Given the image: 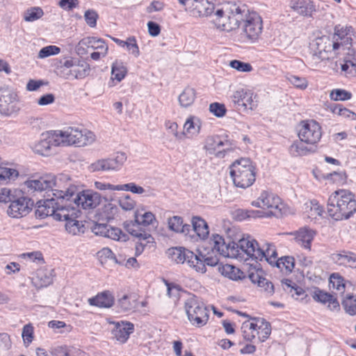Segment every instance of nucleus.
I'll return each instance as SVG.
<instances>
[{"mask_svg":"<svg viewBox=\"0 0 356 356\" xmlns=\"http://www.w3.org/2000/svg\"><path fill=\"white\" fill-rule=\"evenodd\" d=\"M295 266V259L293 257L284 256L279 258L274 266L285 274L291 273Z\"/></svg>","mask_w":356,"mask_h":356,"instance_id":"obj_42","label":"nucleus"},{"mask_svg":"<svg viewBox=\"0 0 356 356\" xmlns=\"http://www.w3.org/2000/svg\"><path fill=\"white\" fill-rule=\"evenodd\" d=\"M170 229L175 232H181L186 235L190 234L191 225L183 224V219L179 216H175L168 220Z\"/></svg>","mask_w":356,"mask_h":356,"instance_id":"obj_38","label":"nucleus"},{"mask_svg":"<svg viewBox=\"0 0 356 356\" xmlns=\"http://www.w3.org/2000/svg\"><path fill=\"white\" fill-rule=\"evenodd\" d=\"M330 99L334 101H345L352 97V94L343 89H334L330 92Z\"/></svg>","mask_w":356,"mask_h":356,"instance_id":"obj_56","label":"nucleus"},{"mask_svg":"<svg viewBox=\"0 0 356 356\" xmlns=\"http://www.w3.org/2000/svg\"><path fill=\"white\" fill-rule=\"evenodd\" d=\"M243 339L247 341H252L256 337L254 325L252 321H246L241 325Z\"/></svg>","mask_w":356,"mask_h":356,"instance_id":"obj_51","label":"nucleus"},{"mask_svg":"<svg viewBox=\"0 0 356 356\" xmlns=\"http://www.w3.org/2000/svg\"><path fill=\"white\" fill-rule=\"evenodd\" d=\"M196 98V92L194 88L186 87L179 95L178 100L181 107L187 108L191 106Z\"/></svg>","mask_w":356,"mask_h":356,"instance_id":"obj_40","label":"nucleus"},{"mask_svg":"<svg viewBox=\"0 0 356 356\" xmlns=\"http://www.w3.org/2000/svg\"><path fill=\"white\" fill-rule=\"evenodd\" d=\"M308 145L299 139L293 141L289 150L293 156H305L313 152L312 147Z\"/></svg>","mask_w":356,"mask_h":356,"instance_id":"obj_36","label":"nucleus"},{"mask_svg":"<svg viewBox=\"0 0 356 356\" xmlns=\"http://www.w3.org/2000/svg\"><path fill=\"white\" fill-rule=\"evenodd\" d=\"M255 334L261 342L265 341L271 334V325L269 322L263 318H251Z\"/></svg>","mask_w":356,"mask_h":356,"instance_id":"obj_24","label":"nucleus"},{"mask_svg":"<svg viewBox=\"0 0 356 356\" xmlns=\"http://www.w3.org/2000/svg\"><path fill=\"white\" fill-rule=\"evenodd\" d=\"M286 78L289 82L296 88L305 90L308 86V81L305 77L298 76L293 74H288Z\"/></svg>","mask_w":356,"mask_h":356,"instance_id":"obj_53","label":"nucleus"},{"mask_svg":"<svg viewBox=\"0 0 356 356\" xmlns=\"http://www.w3.org/2000/svg\"><path fill=\"white\" fill-rule=\"evenodd\" d=\"M255 207L268 209V211H260L262 213L259 215L261 218H268L282 216L285 213V207L281 199L275 194L264 191L259 197L252 202Z\"/></svg>","mask_w":356,"mask_h":356,"instance_id":"obj_9","label":"nucleus"},{"mask_svg":"<svg viewBox=\"0 0 356 356\" xmlns=\"http://www.w3.org/2000/svg\"><path fill=\"white\" fill-rule=\"evenodd\" d=\"M17 94L8 88H0V113L11 116L19 111Z\"/></svg>","mask_w":356,"mask_h":356,"instance_id":"obj_13","label":"nucleus"},{"mask_svg":"<svg viewBox=\"0 0 356 356\" xmlns=\"http://www.w3.org/2000/svg\"><path fill=\"white\" fill-rule=\"evenodd\" d=\"M312 297L314 300L323 304H328V307L331 310H334L339 308V303L337 298L334 297L332 294L324 291L318 288L315 289L313 292Z\"/></svg>","mask_w":356,"mask_h":356,"instance_id":"obj_30","label":"nucleus"},{"mask_svg":"<svg viewBox=\"0 0 356 356\" xmlns=\"http://www.w3.org/2000/svg\"><path fill=\"white\" fill-rule=\"evenodd\" d=\"M127 73V67L121 60H115L111 67V74L118 81H121Z\"/></svg>","mask_w":356,"mask_h":356,"instance_id":"obj_49","label":"nucleus"},{"mask_svg":"<svg viewBox=\"0 0 356 356\" xmlns=\"http://www.w3.org/2000/svg\"><path fill=\"white\" fill-rule=\"evenodd\" d=\"M117 191H131L133 193L139 195L145 192V190L142 186H138L134 182L119 185V187L117 188Z\"/></svg>","mask_w":356,"mask_h":356,"instance_id":"obj_60","label":"nucleus"},{"mask_svg":"<svg viewBox=\"0 0 356 356\" xmlns=\"http://www.w3.org/2000/svg\"><path fill=\"white\" fill-rule=\"evenodd\" d=\"M333 113L344 118H349L351 120H356V113L344 108L341 104H334L331 107Z\"/></svg>","mask_w":356,"mask_h":356,"instance_id":"obj_52","label":"nucleus"},{"mask_svg":"<svg viewBox=\"0 0 356 356\" xmlns=\"http://www.w3.org/2000/svg\"><path fill=\"white\" fill-rule=\"evenodd\" d=\"M241 20V33L235 36V40L242 43L254 44L259 41L263 32V19L255 11H250L244 5Z\"/></svg>","mask_w":356,"mask_h":356,"instance_id":"obj_5","label":"nucleus"},{"mask_svg":"<svg viewBox=\"0 0 356 356\" xmlns=\"http://www.w3.org/2000/svg\"><path fill=\"white\" fill-rule=\"evenodd\" d=\"M297 131L299 139L307 145H315L322 137V128L314 120H302L298 125Z\"/></svg>","mask_w":356,"mask_h":356,"instance_id":"obj_11","label":"nucleus"},{"mask_svg":"<svg viewBox=\"0 0 356 356\" xmlns=\"http://www.w3.org/2000/svg\"><path fill=\"white\" fill-rule=\"evenodd\" d=\"M127 160L126 154L118 152L114 157L99 159L92 163L90 170L95 171L118 170Z\"/></svg>","mask_w":356,"mask_h":356,"instance_id":"obj_15","label":"nucleus"},{"mask_svg":"<svg viewBox=\"0 0 356 356\" xmlns=\"http://www.w3.org/2000/svg\"><path fill=\"white\" fill-rule=\"evenodd\" d=\"M351 29V26H336L334 29V39L336 42H338L339 51L341 52L342 51L345 54H352L351 50L355 51L352 45L353 38L350 34Z\"/></svg>","mask_w":356,"mask_h":356,"instance_id":"obj_18","label":"nucleus"},{"mask_svg":"<svg viewBox=\"0 0 356 356\" xmlns=\"http://www.w3.org/2000/svg\"><path fill=\"white\" fill-rule=\"evenodd\" d=\"M232 254L238 255V252H243V257L245 255V260L251 259L255 261H267L270 265L274 266L277 261V253L275 246L266 243L263 248H260L257 241L251 236L243 237L238 241V243L232 245Z\"/></svg>","mask_w":356,"mask_h":356,"instance_id":"obj_2","label":"nucleus"},{"mask_svg":"<svg viewBox=\"0 0 356 356\" xmlns=\"http://www.w3.org/2000/svg\"><path fill=\"white\" fill-rule=\"evenodd\" d=\"M129 233L138 238L139 241L136 243V256L140 255L144 250L145 246L149 243H153L154 238L151 234L144 231H138L134 229H129Z\"/></svg>","mask_w":356,"mask_h":356,"instance_id":"obj_27","label":"nucleus"},{"mask_svg":"<svg viewBox=\"0 0 356 356\" xmlns=\"http://www.w3.org/2000/svg\"><path fill=\"white\" fill-rule=\"evenodd\" d=\"M261 214L259 210L238 209L234 212V218L236 220L242 221L248 218H261L259 215Z\"/></svg>","mask_w":356,"mask_h":356,"instance_id":"obj_47","label":"nucleus"},{"mask_svg":"<svg viewBox=\"0 0 356 356\" xmlns=\"http://www.w3.org/2000/svg\"><path fill=\"white\" fill-rule=\"evenodd\" d=\"M202 121L196 116H190L184 124V129L188 134L197 135L201 129Z\"/></svg>","mask_w":356,"mask_h":356,"instance_id":"obj_46","label":"nucleus"},{"mask_svg":"<svg viewBox=\"0 0 356 356\" xmlns=\"http://www.w3.org/2000/svg\"><path fill=\"white\" fill-rule=\"evenodd\" d=\"M324 41L325 43L326 49H325V55L328 56V53H334V54H338L340 53L339 50V44L338 42H336L334 39H330V37L324 35Z\"/></svg>","mask_w":356,"mask_h":356,"instance_id":"obj_57","label":"nucleus"},{"mask_svg":"<svg viewBox=\"0 0 356 356\" xmlns=\"http://www.w3.org/2000/svg\"><path fill=\"white\" fill-rule=\"evenodd\" d=\"M332 259L339 265L356 268V254L353 252L343 250L339 253L334 254Z\"/></svg>","mask_w":356,"mask_h":356,"instance_id":"obj_33","label":"nucleus"},{"mask_svg":"<svg viewBox=\"0 0 356 356\" xmlns=\"http://www.w3.org/2000/svg\"><path fill=\"white\" fill-rule=\"evenodd\" d=\"M45 200H39L35 206V215L37 218L44 219L51 216L54 220L61 221L62 217H67L74 213L73 211H67L66 209L68 203L60 202L54 196L49 197L47 194Z\"/></svg>","mask_w":356,"mask_h":356,"instance_id":"obj_7","label":"nucleus"},{"mask_svg":"<svg viewBox=\"0 0 356 356\" xmlns=\"http://www.w3.org/2000/svg\"><path fill=\"white\" fill-rule=\"evenodd\" d=\"M222 273L228 275L232 280H236L244 277L243 273L232 265L227 264L222 267Z\"/></svg>","mask_w":356,"mask_h":356,"instance_id":"obj_55","label":"nucleus"},{"mask_svg":"<svg viewBox=\"0 0 356 356\" xmlns=\"http://www.w3.org/2000/svg\"><path fill=\"white\" fill-rule=\"evenodd\" d=\"M104 237H106L115 241H124L127 240V235L124 234L122 230L118 227H108L106 232V235Z\"/></svg>","mask_w":356,"mask_h":356,"instance_id":"obj_54","label":"nucleus"},{"mask_svg":"<svg viewBox=\"0 0 356 356\" xmlns=\"http://www.w3.org/2000/svg\"><path fill=\"white\" fill-rule=\"evenodd\" d=\"M59 140L56 130L42 133L40 140L33 145V151L40 155L48 156L52 147L61 145Z\"/></svg>","mask_w":356,"mask_h":356,"instance_id":"obj_14","label":"nucleus"},{"mask_svg":"<svg viewBox=\"0 0 356 356\" xmlns=\"http://www.w3.org/2000/svg\"><path fill=\"white\" fill-rule=\"evenodd\" d=\"M213 249L218 252L220 254L227 255L228 257H236V258H243V252L242 251L238 252V255H234L232 254V245L238 243L237 242L232 241V243L225 244L224 238L219 236L216 235L213 238Z\"/></svg>","mask_w":356,"mask_h":356,"instance_id":"obj_25","label":"nucleus"},{"mask_svg":"<svg viewBox=\"0 0 356 356\" xmlns=\"http://www.w3.org/2000/svg\"><path fill=\"white\" fill-rule=\"evenodd\" d=\"M184 308L189 321L197 327L206 325L209 311L204 302L197 296L191 295L185 301Z\"/></svg>","mask_w":356,"mask_h":356,"instance_id":"obj_10","label":"nucleus"},{"mask_svg":"<svg viewBox=\"0 0 356 356\" xmlns=\"http://www.w3.org/2000/svg\"><path fill=\"white\" fill-rule=\"evenodd\" d=\"M329 282L330 288L335 289L341 295L344 293L346 281L339 273H334L331 274Z\"/></svg>","mask_w":356,"mask_h":356,"instance_id":"obj_41","label":"nucleus"},{"mask_svg":"<svg viewBox=\"0 0 356 356\" xmlns=\"http://www.w3.org/2000/svg\"><path fill=\"white\" fill-rule=\"evenodd\" d=\"M356 212L355 195L349 191L341 189L332 193L327 200V213L336 220L348 219Z\"/></svg>","mask_w":356,"mask_h":356,"instance_id":"obj_4","label":"nucleus"},{"mask_svg":"<svg viewBox=\"0 0 356 356\" xmlns=\"http://www.w3.org/2000/svg\"><path fill=\"white\" fill-rule=\"evenodd\" d=\"M191 231L194 232L202 239L206 238L209 233L206 221L198 216H195L191 220Z\"/></svg>","mask_w":356,"mask_h":356,"instance_id":"obj_34","label":"nucleus"},{"mask_svg":"<svg viewBox=\"0 0 356 356\" xmlns=\"http://www.w3.org/2000/svg\"><path fill=\"white\" fill-rule=\"evenodd\" d=\"M243 6L231 2L216 6L211 16V22L222 31L236 30L239 28L243 19Z\"/></svg>","mask_w":356,"mask_h":356,"instance_id":"obj_3","label":"nucleus"},{"mask_svg":"<svg viewBox=\"0 0 356 356\" xmlns=\"http://www.w3.org/2000/svg\"><path fill=\"white\" fill-rule=\"evenodd\" d=\"M71 202L76 205V208L81 206L83 209H90L95 208L100 204L101 196L97 192L87 190L81 193H76L75 195L71 199Z\"/></svg>","mask_w":356,"mask_h":356,"instance_id":"obj_16","label":"nucleus"},{"mask_svg":"<svg viewBox=\"0 0 356 356\" xmlns=\"http://www.w3.org/2000/svg\"><path fill=\"white\" fill-rule=\"evenodd\" d=\"M341 305L346 313L350 316L356 314V295L348 294L342 300Z\"/></svg>","mask_w":356,"mask_h":356,"instance_id":"obj_50","label":"nucleus"},{"mask_svg":"<svg viewBox=\"0 0 356 356\" xmlns=\"http://www.w3.org/2000/svg\"><path fill=\"white\" fill-rule=\"evenodd\" d=\"M232 102L239 108L252 110L257 104L253 99V93L250 90L239 89L236 90L232 96Z\"/></svg>","mask_w":356,"mask_h":356,"instance_id":"obj_22","label":"nucleus"},{"mask_svg":"<svg viewBox=\"0 0 356 356\" xmlns=\"http://www.w3.org/2000/svg\"><path fill=\"white\" fill-rule=\"evenodd\" d=\"M60 146L75 145L83 147L95 140V135L90 131L75 127H69L64 131L56 130Z\"/></svg>","mask_w":356,"mask_h":356,"instance_id":"obj_8","label":"nucleus"},{"mask_svg":"<svg viewBox=\"0 0 356 356\" xmlns=\"http://www.w3.org/2000/svg\"><path fill=\"white\" fill-rule=\"evenodd\" d=\"M136 300L132 295H124L117 302V307L120 312H129L136 309Z\"/></svg>","mask_w":356,"mask_h":356,"instance_id":"obj_39","label":"nucleus"},{"mask_svg":"<svg viewBox=\"0 0 356 356\" xmlns=\"http://www.w3.org/2000/svg\"><path fill=\"white\" fill-rule=\"evenodd\" d=\"M233 141L228 136H211L207 138L204 149L209 153L213 154L218 158H223L225 154L233 149Z\"/></svg>","mask_w":356,"mask_h":356,"instance_id":"obj_12","label":"nucleus"},{"mask_svg":"<svg viewBox=\"0 0 356 356\" xmlns=\"http://www.w3.org/2000/svg\"><path fill=\"white\" fill-rule=\"evenodd\" d=\"M209 111L218 118L223 117L227 112V109L223 104L213 102L209 105Z\"/></svg>","mask_w":356,"mask_h":356,"instance_id":"obj_62","label":"nucleus"},{"mask_svg":"<svg viewBox=\"0 0 356 356\" xmlns=\"http://www.w3.org/2000/svg\"><path fill=\"white\" fill-rule=\"evenodd\" d=\"M90 72L88 63L84 61L77 60L72 68L73 78L81 79L87 76Z\"/></svg>","mask_w":356,"mask_h":356,"instance_id":"obj_44","label":"nucleus"},{"mask_svg":"<svg viewBox=\"0 0 356 356\" xmlns=\"http://www.w3.org/2000/svg\"><path fill=\"white\" fill-rule=\"evenodd\" d=\"M18 175L19 173L17 170L0 166V181L15 179Z\"/></svg>","mask_w":356,"mask_h":356,"instance_id":"obj_61","label":"nucleus"},{"mask_svg":"<svg viewBox=\"0 0 356 356\" xmlns=\"http://www.w3.org/2000/svg\"><path fill=\"white\" fill-rule=\"evenodd\" d=\"M230 176L236 187L246 188L256 180V168L248 158L236 160L230 165Z\"/></svg>","mask_w":356,"mask_h":356,"instance_id":"obj_6","label":"nucleus"},{"mask_svg":"<svg viewBox=\"0 0 356 356\" xmlns=\"http://www.w3.org/2000/svg\"><path fill=\"white\" fill-rule=\"evenodd\" d=\"M24 186L29 193L44 192L49 197L54 196L60 202H71V199L77 192V188L73 184L69 175L60 173L58 175H45L38 179H29Z\"/></svg>","mask_w":356,"mask_h":356,"instance_id":"obj_1","label":"nucleus"},{"mask_svg":"<svg viewBox=\"0 0 356 356\" xmlns=\"http://www.w3.org/2000/svg\"><path fill=\"white\" fill-rule=\"evenodd\" d=\"M37 278L38 287H47L53 283V277L49 272L40 271L38 273Z\"/></svg>","mask_w":356,"mask_h":356,"instance_id":"obj_58","label":"nucleus"},{"mask_svg":"<svg viewBox=\"0 0 356 356\" xmlns=\"http://www.w3.org/2000/svg\"><path fill=\"white\" fill-rule=\"evenodd\" d=\"M169 254L172 260L177 264L186 263L189 267L193 269L194 264H198L196 254L184 248H174L169 250Z\"/></svg>","mask_w":356,"mask_h":356,"instance_id":"obj_20","label":"nucleus"},{"mask_svg":"<svg viewBox=\"0 0 356 356\" xmlns=\"http://www.w3.org/2000/svg\"><path fill=\"white\" fill-rule=\"evenodd\" d=\"M135 221L138 225L148 226L156 222V218L150 211H137L135 213Z\"/></svg>","mask_w":356,"mask_h":356,"instance_id":"obj_45","label":"nucleus"},{"mask_svg":"<svg viewBox=\"0 0 356 356\" xmlns=\"http://www.w3.org/2000/svg\"><path fill=\"white\" fill-rule=\"evenodd\" d=\"M352 54H346L345 62L341 65V70L347 74L356 75V51L351 50Z\"/></svg>","mask_w":356,"mask_h":356,"instance_id":"obj_43","label":"nucleus"},{"mask_svg":"<svg viewBox=\"0 0 356 356\" xmlns=\"http://www.w3.org/2000/svg\"><path fill=\"white\" fill-rule=\"evenodd\" d=\"M216 6L209 0H192L187 10L195 17L211 16Z\"/></svg>","mask_w":356,"mask_h":356,"instance_id":"obj_21","label":"nucleus"},{"mask_svg":"<svg viewBox=\"0 0 356 356\" xmlns=\"http://www.w3.org/2000/svg\"><path fill=\"white\" fill-rule=\"evenodd\" d=\"M114 328L112 331L113 337L121 343H125L134 330V325L128 321L113 322Z\"/></svg>","mask_w":356,"mask_h":356,"instance_id":"obj_23","label":"nucleus"},{"mask_svg":"<svg viewBox=\"0 0 356 356\" xmlns=\"http://www.w3.org/2000/svg\"><path fill=\"white\" fill-rule=\"evenodd\" d=\"M114 296L109 291L99 293L96 296L89 298V304L102 308H110L114 304Z\"/></svg>","mask_w":356,"mask_h":356,"instance_id":"obj_29","label":"nucleus"},{"mask_svg":"<svg viewBox=\"0 0 356 356\" xmlns=\"http://www.w3.org/2000/svg\"><path fill=\"white\" fill-rule=\"evenodd\" d=\"M316 232L309 228H300L295 234L296 242L306 250H311V244L314 238Z\"/></svg>","mask_w":356,"mask_h":356,"instance_id":"obj_28","label":"nucleus"},{"mask_svg":"<svg viewBox=\"0 0 356 356\" xmlns=\"http://www.w3.org/2000/svg\"><path fill=\"white\" fill-rule=\"evenodd\" d=\"M196 256L200 261H197L198 264H194L193 270L202 274L207 272V266L213 267L218 265L219 261L217 257L207 256L200 252H198Z\"/></svg>","mask_w":356,"mask_h":356,"instance_id":"obj_31","label":"nucleus"},{"mask_svg":"<svg viewBox=\"0 0 356 356\" xmlns=\"http://www.w3.org/2000/svg\"><path fill=\"white\" fill-rule=\"evenodd\" d=\"M33 201L31 199L21 197L13 200L8 208V215L12 218H22L28 215L32 210Z\"/></svg>","mask_w":356,"mask_h":356,"instance_id":"obj_17","label":"nucleus"},{"mask_svg":"<svg viewBox=\"0 0 356 356\" xmlns=\"http://www.w3.org/2000/svg\"><path fill=\"white\" fill-rule=\"evenodd\" d=\"M50 353L52 356H71V349L67 346L52 348Z\"/></svg>","mask_w":356,"mask_h":356,"instance_id":"obj_64","label":"nucleus"},{"mask_svg":"<svg viewBox=\"0 0 356 356\" xmlns=\"http://www.w3.org/2000/svg\"><path fill=\"white\" fill-rule=\"evenodd\" d=\"M22 338L25 346H29L33 339V327L31 325L28 324L24 326Z\"/></svg>","mask_w":356,"mask_h":356,"instance_id":"obj_63","label":"nucleus"},{"mask_svg":"<svg viewBox=\"0 0 356 356\" xmlns=\"http://www.w3.org/2000/svg\"><path fill=\"white\" fill-rule=\"evenodd\" d=\"M291 8L298 14L309 16L314 11V6L311 2L305 0L292 1Z\"/></svg>","mask_w":356,"mask_h":356,"instance_id":"obj_37","label":"nucleus"},{"mask_svg":"<svg viewBox=\"0 0 356 356\" xmlns=\"http://www.w3.org/2000/svg\"><path fill=\"white\" fill-rule=\"evenodd\" d=\"M84 47L93 49L102 50L103 57L106 55L108 49V45L103 40L95 37H87L80 40L78 45V51H80L81 49L84 50Z\"/></svg>","mask_w":356,"mask_h":356,"instance_id":"obj_26","label":"nucleus"},{"mask_svg":"<svg viewBox=\"0 0 356 356\" xmlns=\"http://www.w3.org/2000/svg\"><path fill=\"white\" fill-rule=\"evenodd\" d=\"M60 52V49L55 45H49L42 48L38 57L39 58H44L50 56L57 55Z\"/></svg>","mask_w":356,"mask_h":356,"instance_id":"obj_59","label":"nucleus"},{"mask_svg":"<svg viewBox=\"0 0 356 356\" xmlns=\"http://www.w3.org/2000/svg\"><path fill=\"white\" fill-rule=\"evenodd\" d=\"M67 211H73L74 213L71 216L70 214L69 216L62 217L61 221H65V229L66 231L72 235H78L81 233H84L85 232V226L81 221H79L77 220L78 217L80 215V211L78 208L71 206V203H69L66 207Z\"/></svg>","mask_w":356,"mask_h":356,"instance_id":"obj_19","label":"nucleus"},{"mask_svg":"<svg viewBox=\"0 0 356 356\" xmlns=\"http://www.w3.org/2000/svg\"><path fill=\"white\" fill-rule=\"evenodd\" d=\"M324 212L323 208L316 200L307 202L305 204L304 213L311 220H314L317 216H321Z\"/></svg>","mask_w":356,"mask_h":356,"instance_id":"obj_35","label":"nucleus"},{"mask_svg":"<svg viewBox=\"0 0 356 356\" xmlns=\"http://www.w3.org/2000/svg\"><path fill=\"white\" fill-rule=\"evenodd\" d=\"M44 11L39 6H33L27 8L23 15V19L25 22H33L42 17Z\"/></svg>","mask_w":356,"mask_h":356,"instance_id":"obj_48","label":"nucleus"},{"mask_svg":"<svg viewBox=\"0 0 356 356\" xmlns=\"http://www.w3.org/2000/svg\"><path fill=\"white\" fill-rule=\"evenodd\" d=\"M324 41V35L313 40L309 44V49L313 56L321 60L327 59L328 56L325 55L326 46Z\"/></svg>","mask_w":356,"mask_h":356,"instance_id":"obj_32","label":"nucleus"}]
</instances>
